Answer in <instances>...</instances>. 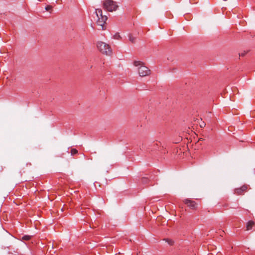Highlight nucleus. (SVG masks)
<instances>
[{"instance_id":"13","label":"nucleus","mask_w":255,"mask_h":255,"mask_svg":"<svg viewBox=\"0 0 255 255\" xmlns=\"http://www.w3.org/2000/svg\"><path fill=\"white\" fill-rule=\"evenodd\" d=\"M200 126L201 128H204L206 126V124L205 122H202L201 124H200Z\"/></svg>"},{"instance_id":"11","label":"nucleus","mask_w":255,"mask_h":255,"mask_svg":"<svg viewBox=\"0 0 255 255\" xmlns=\"http://www.w3.org/2000/svg\"><path fill=\"white\" fill-rule=\"evenodd\" d=\"M164 240L166 242H167L170 245H172L173 244V241H172L171 240L166 239H164Z\"/></svg>"},{"instance_id":"4","label":"nucleus","mask_w":255,"mask_h":255,"mask_svg":"<svg viewBox=\"0 0 255 255\" xmlns=\"http://www.w3.org/2000/svg\"><path fill=\"white\" fill-rule=\"evenodd\" d=\"M107 19V16H102V17H99L97 20V24L100 27V30H104L105 28V23Z\"/></svg>"},{"instance_id":"16","label":"nucleus","mask_w":255,"mask_h":255,"mask_svg":"<svg viewBox=\"0 0 255 255\" xmlns=\"http://www.w3.org/2000/svg\"><path fill=\"white\" fill-rule=\"evenodd\" d=\"M119 38H120V36L119 35H115V39H119Z\"/></svg>"},{"instance_id":"1","label":"nucleus","mask_w":255,"mask_h":255,"mask_svg":"<svg viewBox=\"0 0 255 255\" xmlns=\"http://www.w3.org/2000/svg\"><path fill=\"white\" fill-rule=\"evenodd\" d=\"M133 64L137 68L138 73L140 77H145L150 75V70L145 65L143 62L140 61H134Z\"/></svg>"},{"instance_id":"17","label":"nucleus","mask_w":255,"mask_h":255,"mask_svg":"<svg viewBox=\"0 0 255 255\" xmlns=\"http://www.w3.org/2000/svg\"><path fill=\"white\" fill-rule=\"evenodd\" d=\"M199 140H204V139L200 138V139H199Z\"/></svg>"},{"instance_id":"12","label":"nucleus","mask_w":255,"mask_h":255,"mask_svg":"<svg viewBox=\"0 0 255 255\" xmlns=\"http://www.w3.org/2000/svg\"><path fill=\"white\" fill-rule=\"evenodd\" d=\"M78 153V150L75 148H73L71 150V155H74Z\"/></svg>"},{"instance_id":"3","label":"nucleus","mask_w":255,"mask_h":255,"mask_svg":"<svg viewBox=\"0 0 255 255\" xmlns=\"http://www.w3.org/2000/svg\"><path fill=\"white\" fill-rule=\"evenodd\" d=\"M103 7L108 11L112 12L117 10L118 5L113 0H105L103 2Z\"/></svg>"},{"instance_id":"7","label":"nucleus","mask_w":255,"mask_h":255,"mask_svg":"<svg viewBox=\"0 0 255 255\" xmlns=\"http://www.w3.org/2000/svg\"><path fill=\"white\" fill-rule=\"evenodd\" d=\"M255 223L254 221H250L249 222H248V223L247 224L246 230L249 231V230H251L253 228V227L255 226Z\"/></svg>"},{"instance_id":"14","label":"nucleus","mask_w":255,"mask_h":255,"mask_svg":"<svg viewBox=\"0 0 255 255\" xmlns=\"http://www.w3.org/2000/svg\"><path fill=\"white\" fill-rule=\"evenodd\" d=\"M246 51H244L242 53H239V56H244L247 54Z\"/></svg>"},{"instance_id":"6","label":"nucleus","mask_w":255,"mask_h":255,"mask_svg":"<svg viewBox=\"0 0 255 255\" xmlns=\"http://www.w3.org/2000/svg\"><path fill=\"white\" fill-rule=\"evenodd\" d=\"M183 202L192 209H195L197 207V204L196 202L190 199H186L183 201Z\"/></svg>"},{"instance_id":"5","label":"nucleus","mask_w":255,"mask_h":255,"mask_svg":"<svg viewBox=\"0 0 255 255\" xmlns=\"http://www.w3.org/2000/svg\"><path fill=\"white\" fill-rule=\"evenodd\" d=\"M248 188V185H244L240 188H237L235 189V193L238 195L243 194L245 192L247 191Z\"/></svg>"},{"instance_id":"9","label":"nucleus","mask_w":255,"mask_h":255,"mask_svg":"<svg viewBox=\"0 0 255 255\" xmlns=\"http://www.w3.org/2000/svg\"><path fill=\"white\" fill-rule=\"evenodd\" d=\"M129 40L132 43H134L135 42V38L131 35H129Z\"/></svg>"},{"instance_id":"8","label":"nucleus","mask_w":255,"mask_h":255,"mask_svg":"<svg viewBox=\"0 0 255 255\" xmlns=\"http://www.w3.org/2000/svg\"><path fill=\"white\" fill-rule=\"evenodd\" d=\"M95 12L98 18H99V17H102V16H106V15H103L102 10L101 9H96Z\"/></svg>"},{"instance_id":"10","label":"nucleus","mask_w":255,"mask_h":255,"mask_svg":"<svg viewBox=\"0 0 255 255\" xmlns=\"http://www.w3.org/2000/svg\"><path fill=\"white\" fill-rule=\"evenodd\" d=\"M31 238V236L29 235H24L22 237V239L23 240L28 241Z\"/></svg>"},{"instance_id":"15","label":"nucleus","mask_w":255,"mask_h":255,"mask_svg":"<svg viewBox=\"0 0 255 255\" xmlns=\"http://www.w3.org/2000/svg\"><path fill=\"white\" fill-rule=\"evenodd\" d=\"M51 8H52V7H51L50 5H47V6L45 7V9H46L47 11H49V10H50Z\"/></svg>"},{"instance_id":"2","label":"nucleus","mask_w":255,"mask_h":255,"mask_svg":"<svg viewBox=\"0 0 255 255\" xmlns=\"http://www.w3.org/2000/svg\"><path fill=\"white\" fill-rule=\"evenodd\" d=\"M97 47L98 50L103 54L107 56L112 55V49L108 44L102 41H99L97 44Z\"/></svg>"}]
</instances>
